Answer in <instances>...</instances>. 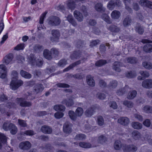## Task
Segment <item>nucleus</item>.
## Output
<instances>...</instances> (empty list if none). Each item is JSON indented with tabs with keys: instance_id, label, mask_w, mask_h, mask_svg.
<instances>
[{
	"instance_id": "obj_1",
	"label": "nucleus",
	"mask_w": 152,
	"mask_h": 152,
	"mask_svg": "<svg viewBox=\"0 0 152 152\" xmlns=\"http://www.w3.org/2000/svg\"><path fill=\"white\" fill-rule=\"evenodd\" d=\"M12 80L11 81L10 87L12 90H16L23 84V82L21 80H17L18 74L16 71H13L11 75Z\"/></svg>"
},
{
	"instance_id": "obj_2",
	"label": "nucleus",
	"mask_w": 152,
	"mask_h": 152,
	"mask_svg": "<svg viewBox=\"0 0 152 152\" xmlns=\"http://www.w3.org/2000/svg\"><path fill=\"white\" fill-rule=\"evenodd\" d=\"M10 127H11L10 129L11 133L13 134H16L17 131V128L12 124H9L8 123H5L3 126V129L6 131L8 130Z\"/></svg>"
},
{
	"instance_id": "obj_3",
	"label": "nucleus",
	"mask_w": 152,
	"mask_h": 152,
	"mask_svg": "<svg viewBox=\"0 0 152 152\" xmlns=\"http://www.w3.org/2000/svg\"><path fill=\"white\" fill-rule=\"evenodd\" d=\"M53 53L56 55L58 54V51L55 48L51 49L50 52L47 50H45L44 51L43 55L46 58L50 60L52 58L51 54Z\"/></svg>"
},
{
	"instance_id": "obj_4",
	"label": "nucleus",
	"mask_w": 152,
	"mask_h": 152,
	"mask_svg": "<svg viewBox=\"0 0 152 152\" xmlns=\"http://www.w3.org/2000/svg\"><path fill=\"white\" fill-rule=\"evenodd\" d=\"M7 69L3 64L0 65V78L2 79L5 78L7 75Z\"/></svg>"
},
{
	"instance_id": "obj_5",
	"label": "nucleus",
	"mask_w": 152,
	"mask_h": 152,
	"mask_svg": "<svg viewBox=\"0 0 152 152\" xmlns=\"http://www.w3.org/2000/svg\"><path fill=\"white\" fill-rule=\"evenodd\" d=\"M60 21L58 18L56 17H52L49 19L48 23L49 24L52 25H57L59 24Z\"/></svg>"
},
{
	"instance_id": "obj_6",
	"label": "nucleus",
	"mask_w": 152,
	"mask_h": 152,
	"mask_svg": "<svg viewBox=\"0 0 152 152\" xmlns=\"http://www.w3.org/2000/svg\"><path fill=\"white\" fill-rule=\"evenodd\" d=\"M47 13V12H45L42 14L40 17L39 23L38 26V28L39 30H41L44 28V27L43 25V20Z\"/></svg>"
},
{
	"instance_id": "obj_7",
	"label": "nucleus",
	"mask_w": 152,
	"mask_h": 152,
	"mask_svg": "<svg viewBox=\"0 0 152 152\" xmlns=\"http://www.w3.org/2000/svg\"><path fill=\"white\" fill-rule=\"evenodd\" d=\"M13 58V56L12 54H9L6 56L4 58L3 61V63L6 65L12 63L13 62L12 61Z\"/></svg>"
},
{
	"instance_id": "obj_8",
	"label": "nucleus",
	"mask_w": 152,
	"mask_h": 152,
	"mask_svg": "<svg viewBox=\"0 0 152 152\" xmlns=\"http://www.w3.org/2000/svg\"><path fill=\"white\" fill-rule=\"evenodd\" d=\"M31 145L28 141L24 142H21L19 145L20 148L23 149H27L31 147Z\"/></svg>"
},
{
	"instance_id": "obj_9",
	"label": "nucleus",
	"mask_w": 152,
	"mask_h": 152,
	"mask_svg": "<svg viewBox=\"0 0 152 152\" xmlns=\"http://www.w3.org/2000/svg\"><path fill=\"white\" fill-rule=\"evenodd\" d=\"M141 6L144 7H147L152 9V2L145 0H141L139 2Z\"/></svg>"
},
{
	"instance_id": "obj_10",
	"label": "nucleus",
	"mask_w": 152,
	"mask_h": 152,
	"mask_svg": "<svg viewBox=\"0 0 152 152\" xmlns=\"http://www.w3.org/2000/svg\"><path fill=\"white\" fill-rule=\"evenodd\" d=\"M142 86L144 88H150L152 87V80H147L143 81Z\"/></svg>"
},
{
	"instance_id": "obj_11",
	"label": "nucleus",
	"mask_w": 152,
	"mask_h": 152,
	"mask_svg": "<svg viewBox=\"0 0 152 152\" xmlns=\"http://www.w3.org/2000/svg\"><path fill=\"white\" fill-rule=\"evenodd\" d=\"M118 121L121 124L125 125L129 123V120L127 117H121L118 119Z\"/></svg>"
},
{
	"instance_id": "obj_12",
	"label": "nucleus",
	"mask_w": 152,
	"mask_h": 152,
	"mask_svg": "<svg viewBox=\"0 0 152 152\" xmlns=\"http://www.w3.org/2000/svg\"><path fill=\"white\" fill-rule=\"evenodd\" d=\"M75 17L77 20L79 21H81L83 20V16L78 11H75L74 13Z\"/></svg>"
},
{
	"instance_id": "obj_13",
	"label": "nucleus",
	"mask_w": 152,
	"mask_h": 152,
	"mask_svg": "<svg viewBox=\"0 0 152 152\" xmlns=\"http://www.w3.org/2000/svg\"><path fill=\"white\" fill-rule=\"evenodd\" d=\"M71 125H70L68 122L65 123L64 125V131L66 133H69L71 131Z\"/></svg>"
},
{
	"instance_id": "obj_14",
	"label": "nucleus",
	"mask_w": 152,
	"mask_h": 152,
	"mask_svg": "<svg viewBox=\"0 0 152 152\" xmlns=\"http://www.w3.org/2000/svg\"><path fill=\"white\" fill-rule=\"evenodd\" d=\"M42 131L45 133L50 134L51 133L52 130L49 126H42L41 129Z\"/></svg>"
},
{
	"instance_id": "obj_15",
	"label": "nucleus",
	"mask_w": 152,
	"mask_h": 152,
	"mask_svg": "<svg viewBox=\"0 0 152 152\" xmlns=\"http://www.w3.org/2000/svg\"><path fill=\"white\" fill-rule=\"evenodd\" d=\"M86 81L89 85L92 86H94L95 83L94 80L91 75H88L87 77Z\"/></svg>"
},
{
	"instance_id": "obj_16",
	"label": "nucleus",
	"mask_w": 152,
	"mask_h": 152,
	"mask_svg": "<svg viewBox=\"0 0 152 152\" xmlns=\"http://www.w3.org/2000/svg\"><path fill=\"white\" fill-rule=\"evenodd\" d=\"M137 149V148L133 145H132L129 147H126L125 148L123 149L125 152H130L131 151L134 152L136 151Z\"/></svg>"
},
{
	"instance_id": "obj_17",
	"label": "nucleus",
	"mask_w": 152,
	"mask_h": 152,
	"mask_svg": "<svg viewBox=\"0 0 152 152\" xmlns=\"http://www.w3.org/2000/svg\"><path fill=\"white\" fill-rule=\"evenodd\" d=\"M96 10L98 11L102 12L104 11L105 9L102 6L101 3H98L95 6Z\"/></svg>"
},
{
	"instance_id": "obj_18",
	"label": "nucleus",
	"mask_w": 152,
	"mask_h": 152,
	"mask_svg": "<svg viewBox=\"0 0 152 152\" xmlns=\"http://www.w3.org/2000/svg\"><path fill=\"white\" fill-rule=\"evenodd\" d=\"M120 13L117 11H113L111 14L112 17L113 19H117L120 16Z\"/></svg>"
},
{
	"instance_id": "obj_19",
	"label": "nucleus",
	"mask_w": 152,
	"mask_h": 152,
	"mask_svg": "<svg viewBox=\"0 0 152 152\" xmlns=\"http://www.w3.org/2000/svg\"><path fill=\"white\" fill-rule=\"evenodd\" d=\"M20 102V106L23 107L29 106L31 105V104L29 102H27L21 99H18Z\"/></svg>"
},
{
	"instance_id": "obj_20",
	"label": "nucleus",
	"mask_w": 152,
	"mask_h": 152,
	"mask_svg": "<svg viewBox=\"0 0 152 152\" xmlns=\"http://www.w3.org/2000/svg\"><path fill=\"white\" fill-rule=\"evenodd\" d=\"M68 21L71 23L73 26H75L76 25V23L73 19L72 15H69L67 18Z\"/></svg>"
},
{
	"instance_id": "obj_21",
	"label": "nucleus",
	"mask_w": 152,
	"mask_h": 152,
	"mask_svg": "<svg viewBox=\"0 0 152 152\" xmlns=\"http://www.w3.org/2000/svg\"><path fill=\"white\" fill-rule=\"evenodd\" d=\"M20 74L23 77L26 78H30L31 77V74L23 70L21 71Z\"/></svg>"
},
{
	"instance_id": "obj_22",
	"label": "nucleus",
	"mask_w": 152,
	"mask_h": 152,
	"mask_svg": "<svg viewBox=\"0 0 152 152\" xmlns=\"http://www.w3.org/2000/svg\"><path fill=\"white\" fill-rule=\"evenodd\" d=\"M144 49L145 52H151L152 51V46L150 44H147L144 47Z\"/></svg>"
},
{
	"instance_id": "obj_23",
	"label": "nucleus",
	"mask_w": 152,
	"mask_h": 152,
	"mask_svg": "<svg viewBox=\"0 0 152 152\" xmlns=\"http://www.w3.org/2000/svg\"><path fill=\"white\" fill-rule=\"evenodd\" d=\"M79 145L80 147L85 148H89L91 147V145L90 144L84 142H80Z\"/></svg>"
},
{
	"instance_id": "obj_24",
	"label": "nucleus",
	"mask_w": 152,
	"mask_h": 152,
	"mask_svg": "<svg viewBox=\"0 0 152 152\" xmlns=\"http://www.w3.org/2000/svg\"><path fill=\"white\" fill-rule=\"evenodd\" d=\"M137 92L135 91H133L129 92L127 96L128 98L132 99L136 96Z\"/></svg>"
},
{
	"instance_id": "obj_25",
	"label": "nucleus",
	"mask_w": 152,
	"mask_h": 152,
	"mask_svg": "<svg viewBox=\"0 0 152 152\" xmlns=\"http://www.w3.org/2000/svg\"><path fill=\"white\" fill-rule=\"evenodd\" d=\"M83 113V109L80 107L77 108L75 111L76 115L79 116H80L82 115Z\"/></svg>"
},
{
	"instance_id": "obj_26",
	"label": "nucleus",
	"mask_w": 152,
	"mask_h": 152,
	"mask_svg": "<svg viewBox=\"0 0 152 152\" xmlns=\"http://www.w3.org/2000/svg\"><path fill=\"white\" fill-rule=\"evenodd\" d=\"M54 109L56 111H62L65 110V107L62 105H56Z\"/></svg>"
},
{
	"instance_id": "obj_27",
	"label": "nucleus",
	"mask_w": 152,
	"mask_h": 152,
	"mask_svg": "<svg viewBox=\"0 0 152 152\" xmlns=\"http://www.w3.org/2000/svg\"><path fill=\"white\" fill-rule=\"evenodd\" d=\"M142 65L147 69H150L152 68V64L150 62H144L142 63Z\"/></svg>"
},
{
	"instance_id": "obj_28",
	"label": "nucleus",
	"mask_w": 152,
	"mask_h": 152,
	"mask_svg": "<svg viewBox=\"0 0 152 152\" xmlns=\"http://www.w3.org/2000/svg\"><path fill=\"white\" fill-rule=\"evenodd\" d=\"M132 126L133 127L136 129H141L142 127V125L137 122L132 123Z\"/></svg>"
},
{
	"instance_id": "obj_29",
	"label": "nucleus",
	"mask_w": 152,
	"mask_h": 152,
	"mask_svg": "<svg viewBox=\"0 0 152 152\" xmlns=\"http://www.w3.org/2000/svg\"><path fill=\"white\" fill-rule=\"evenodd\" d=\"M7 138L3 134L0 133V141L2 143H5L6 142Z\"/></svg>"
},
{
	"instance_id": "obj_30",
	"label": "nucleus",
	"mask_w": 152,
	"mask_h": 152,
	"mask_svg": "<svg viewBox=\"0 0 152 152\" xmlns=\"http://www.w3.org/2000/svg\"><path fill=\"white\" fill-rule=\"evenodd\" d=\"M121 146L120 142L118 140L115 141L114 145V148L116 150H118L120 148Z\"/></svg>"
},
{
	"instance_id": "obj_31",
	"label": "nucleus",
	"mask_w": 152,
	"mask_h": 152,
	"mask_svg": "<svg viewBox=\"0 0 152 152\" xmlns=\"http://www.w3.org/2000/svg\"><path fill=\"white\" fill-rule=\"evenodd\" d=\"M63 103L65 104L66 106H71L73 103V102L72 99H69L68 100H65L63 101Z\"/></svg>"
},
{
	"instance_id": "obj_32",
	"label": "nucleus",
	"mask_w": 152,
	"mask_h": 152,
	"mask_svg": "<svg viewBox=\"0 0 152 152\" xmlns=\"http://www.w3.org/2000/svg\"><path fill=\"white\" fill-rule=\"evenodd\" d=\"M25 48L24 44H20L18 45L15 48V49L17 50H23Z\"/></svg>"
},
{
	"instance_id": "obj_33",
	"label": "nucleus",
	"mask_w": 152,
	"mask_h": 152,
	"mask_svg": "<svg viewBox=\"0 0 152 152\" xmlns=\"http://www.w3.org/2000/svg\"><path fill=\"white\" fill-rule=\"evenodd\" d=\"M120 66L119 63L118 62H115L114 63L113 68L115 71L117 72H119L120 70L119 69V66Z\"/></svg>"
},
{
	"instance_id": "obj_34",
	"label": "nucleus",
	"mask_w": 152,
	"mask_h": 152,
	"mask_svg": "<svg viewBox=\"0 0 152 152\" xmlns=\"http://www.w3.org/2000/svg\"><path fill=\"white\" fill-rule=\"evenodd\" d=\"M69 114L70 118L72 120H74L76 119V117L75 115L74 112L70 111L69 112Z\"/></svg>"
},
{
	"instance_id": "obj_35",
	"label": "nucleus",
	"mask_w": 152,
	"mask_h": 152,
	"mask_svg": "<svg viewBox=\"0 0 152 152\" xmlns=\"http://www.w3.org/2000/svg\"><path fill=\"white\" fill-rule=\"evenodd\" d=\"M106 61L105 60H100L97 61L96 63V66H100L105 64Z\"/></svg>"
},
{
	"instance_id": "obj_36",
	"label": "nucleus",
	"mask_w": 152,
	"mask_h": 152,
	"mask_svg": "<svg viewBox=\"0 0 152 152\" xmlns=\"http://www.w3.org/2000/svg\"><path fill=\"white\" fill-rule=\"evenodd\" d=\"M86 137L85 135L84 134H78L76 136L75 139L76 140H81L85 139Z\"/></svg>"
},
{
	"instance_id": "obj_37",
	"label": "nucleus",
	"mask_w": 152,
	"mask_h": 152,
	"mask_svg": "<svg viewBox=\"0 0 152 152\" xmlns=\"http://www.w3.org/2000/svg\"><path fill=\"white\" fill-rule=\"evenodd\" d=\"M35 87L34 90L37 93H38L39 91H42L43 89L42 86L40 85H38L36 86Z\"/></svg>"
},
{
	"instance_id": "obj_38",
	"label": "nucleus",
	"mask_w": 152,
	"mask_h": 152,
	"mask_svg": "<svg viewBox=\"0 0 152 152\" xmlns=\"http://www.w3.org/2000/svg\"><path fill=\"white\" fill-rule=\"evenodd\" d=\"M94 111V110L92 108H91L90 109H88L86 110L85 113V114L88 117L91 116L93 113V112Z\"/></svg>"
},
{
	"instance_id": "obj_39",
	"label": "nucleus",
	"mask_w": 152,
	"mask_h": 152,
	"mask_svg": "<svg viewBox=\"0 0 152 152\" xmlns=\"http://www.w3.org/2000/svg\"><path fill=\"white\" fill-rule=\"evenodd\" d=\"M52 34L54 38L58 37L59 35V32L57 30H56L52 31Z\"/></svg>"
},
{
	"instance_id": "obj_40",
	"label": "nucleus",
	"mask_w": 152,
	"mask_h": 152,
	"mask_svg": "<svg viewBox=\"0 0 152 152\" xmlns=\"http://www.w3.org/2000/svg\"><path fill=\"white\" fill-rule=\"evenodd\" d=\"M143 110L144 112L147 113H152V110H151L150 108L148 106H145L143 108Z\"/></svg>"
},
{
	"instance_id": "obj_41",
	"label": "nucleus",
	"mask_w": 152,
	"mask_h": 152,
	"mask_svg": "<svg viewBox=\"0 0 152 152\" xmlns=\"http://www.w3.org/2000/svg\"><path fill=\"white\" fill-rule=\"evenodd\" d=\"M64 115V114L62 112H57L54 115L55 117L57 118H62Z\"/></svg>"
},
{
	"instance_id": "obj_42",
	"label": "nucleus",
	"mask_w": 152,
	"mask_h": 152,
	"mask_svg": "<svg viewBox=\"0 0 152 152\" xmlns=\"http://www.w3.org/2000/svg\"><path fill=\"white\" fill-rule=\"evenodd\" d=\"M115 6V4H114L113 1L110 2L107 5V7L110 10H112L113 9Z\"/></svg>"
},
{
	"instance_id": "obj_43",
	"label": "nucleus",
	"mask_w": 152,
	"mask_h": 152,
	"mask_svg": "<svg viewBox=\"0 0 152 152\" xmlns=\"http://www.w3.org/2000/svg\"><path fill=\"white\" fill-rule=\"evenodd\" d=\"M98 123L99 125H102L104 123V120L102 117L99 116L98 118Z\"/></svg>"
},
{
	"instance_id": "obj_44",
	"label": "nucleus",
	"mask_w": 152,
	"mask_h": 152,
	"mask_svg": "<svg viewBox=\"0 0 152 152\" xmlns=\"http://www.w3.org/2000/svg\"><path fill=\"white\" fill-rule=\"evenodd\" d=\"M102 18L105 21H106L108 23H110V22L109 20V17L107 15H104L102 17Z\"/></svg>"
},
{
	"instance_id": "obj_45",
	"label": "nucleus",
	"mask_w": 152,
	"mask_h": 152,
	"mask_svg": "<svg viewBox=\"0 0 152 152\" xmlns=\"http://www.w3.org/2000/svg\"><path fill=\"white\" fill-rule=\"evenodd\" d=\"M124 104L129 107H131L133 106V104L132 102H128L127 101H124Z\"/></svg>"
},
{
	"instance_id": "obj_46",
	"label": "nucleus",
	"mask_w": 152,
	"mask_h": 152,
	"mask_svg": "<svg viewBox=\"0 0 152 152\" xmlns=\"http://www.w3.org/2000/svg\"><path fill=\"white\" fill-rule=\"evenodd\" d=\"M18 123L22 127H25L26 126V124L23 120H18Z\"/></svg>"
},
{
	"instance_id": "obj_47",
	"label": "nucleus",
	"mask_w": 152,
	"mask_h": 152,
	"mask_svg": "<svg viewBox=\"0 0 152 152\" xmlns=\"http://www.w3.org/2000/svg\"><path fill=\"white\" fill-rule=\"evenodd\" d=\"M140 74L143 77H148L149 76V73L147 72L141 71Z\"/></svg>"
},
{
	"instance_id": "obj_48",
	"label": "nucleus",
	"mask_w": 152,
	"mask_h": 152,
	"mask_svg": "<svg viewBox=\"0 0 152 152\" xmlns=\"http://www.w3.org/2000/svg\"><path fill=\"white\" fill-rule=\"evenodd\" d=\"M110 106L114 109L117 108V106L116 103L115 102H112L110 103Z\"/></svg>"
},
{
	"instance_id": "obj_49",
	"label": "nucleus",
	"mask_w": 152,
	"mask_h": 152,
	"mask_svg": "<svg viewBox=\"0 0 152 152\" xmlns=\"http://www.w3.org/2000/svg\"><path fill=\"white\" fill-rule=\"evenodd\" d=\"M28 61L30 63L34 65L36 62L35 58L34 56H32V57H31V58L29 59Z\"/></svg>"
},
{
	"instance_id": "obj_50",
	"label": "nucleus",
	"mask_w": 152,
	"mask_h": 152,
	"mask_svg": "<svg viewBox=\"0 0 152 152\" xmlns=\"http://www.w3.org/2000/svg\"><path fill=\"white\" fill-rule=\"evenodd\" d=\"M106 140L105 137L103 136H100L99 139V142L102 144Z\"/></svg>"
},
{
	"instance_id": "obj_51",
	"label": "nucleus",
	"mask_w": 152,
	"mask_h": 152,
	"mask_svg": "<svg viewBox=\"0 0 152 152\" xmlns=\"http://www.w3.org/2000/svg\"><path fill=\"white\" fill-rule=\"evenodd\" d=\"M24 134L29 136H31L34 134V132L31 130H28L25 131Z\"/></svg>"
},
{
	"instance_id": "obj_52",
	"label": "nucleus",
	"mask_w": 152,
	"mask_h": 152,
	"mask_svg": "<svg viewBox=\"0 0 152 152\" xmlns=\"http://www.w3.org/2000/svg\"><path fill=\"white\" fill-rule=\"evenodd\" d=\"M99 42V41L98 40L93 41L91 42L90 45L92 47L95 46L98 44Z\"/></svg>"
},
{
	"instance_id": "obj_53",
	"label": "nucleus",
	"mask_w": 152,
	"mask_h": 152,
	"mask_svg": "<svg viewBox=\"0 0 152 152\" xmlns=\"http://www.w3.org/2000/svg\"><path fill=\"white\" fill-rule=\"evenodd\" d=\"M66 64V61L65 60H61L58 63V65L60 66H63Z\"/></svg>"
},
{
	"instance_id": "obj_54",
	"label": "nucleus",
	"mask_w": 152,
	"mask_h": 152,
	"mask_svg": "<svg viewBox=\"0 0 152 152\" xmlns=\"http://www.w3.org/2000/svg\"><path fill=\"white\" fill-rule=\"evenodd\" d=\"M132 136L134 138L136 139V138L138 137L140 135L137 131H135L133 132Z\"/></svg>"
},
{
	"instance_id": "obj_55",
	"label": "nucleus",
	"mask_w": 152,
	"mask_h": 152,
	"mask_svg": "<svg viewBox=\"0 0 152 152\" xmlns=\"http://www.w3.org/2000/svg\"><path fill=\"white\" fill-rule=\"evenodd\" d=\"M4 27L3 21L2 20L0 23V34L1 33Z\"/></svg>"
},
{
	"instance_id": "obj_56",
	"label": "nucleus",
	"mask_w": 152,
	"mask_h": 152,
	"mask_svg": "<svg viewBox=\"0 0 152 152\" xmlns=\"http://www.w3.org/2000/svg\"><path fill=\"white\" fill-rule=\"evenodd\" d=\"M57 85L58 86L60 87L67 88L69 87V85L66 84L58 83Z\"/></svg>"
},
{
	"instance_id": "obj_57",
	"label": "nucleus",
	"mask_w": 152,
	"mask_h": 152,
	"mask_svg": "<svg viewBox=\"0 0 152 152\" xmlns=\"http://www.w3.org/2000/svg\"><path fill=\"white\" fill-rule=\"evenodd\" d=\"M143 124L145 126L148 127L150 126L151 123L149 120L148 119H147L143 122Z\"/></svg>"
},
{
	"instance_id": "obj_58",
	"label": "nucleus",
	"mask_w": 152,
	"mask_h": 152,
	"mask_svg": "<svg viewBox=\"0 0 152 152\" xmlns=\"http://www.w3.org/2000/svg\"><path fill=\"white\" fill-rule=\"evenodd\" d=\"M128 62L130 63H134L136 62L135 59L134 58H128L127 60Z\"/></svg>"
},
{
	"instance_id": "obj_59",
	"label": "nucleus",
	"mask_w": 152,
	"mask_h": 152,
	"mask_svg": "<svg viewBox=\"0 0 152 152\" xmlns=\"http://www.w3.org/2000/svg\"><path fill=\"white\" fill-rule=\"evenodd\" d=\"M136 75V74H135L134 72H130L127 75V76L129 78H132Z\"/></svg>"
},
{
	"instance_id": "obj_60",
	"label": "nucleus",
	"mask_w": 152,
	"mask_h": 152,
	"mask_svg": "<svg viewBox=\"0 0 152 152\" xmlns=\"http://www.w3.org/2000/svg\"><path fill=\"white\" fill-rule=\"evenodd\" d=\"M8 37V36L7 34L4 35L2 38V40L1 41V43L2 44L4 43V42L7 39Z\"/></svg>"
},
{
	"instance_id": "obj_61",
	"label": "nucleus",
	"mask_w": 152,
	"mask_h": 152,
	"mask_svg": "<svg viewBox=\"0 0 152 152\" xmlns=\"http://www.w3.org/2000/svg\"><path fill=\"white\" fill-rule=\"evenodd\" d=\"M130 20L128 18L125 19L123 23L124 26L127 25L130 23Z\"/></svg>"
},
{
	"instance_id": "obj_62",
	"label": "nucleus",
	"mask_w": 152,
	"mask_h": 152,
	"mask_svg": "<svg viewBox=\"0 0 152 152\" xmlns=\"http://www.w3.org/2000/svg\"><path fill=\"white\" fill-rule=\"evenodd\" d=\"M31 19L30 17H23V19L24 22H26L30 20Z\"/></svg>"
},
{
	"instance_id": "obj_63",
	"label": "nucleus",
	"mask_w": 152,
	"mask_h": 152,
	"mask_svg": "<svg viewBox=\"0 0 152 152\" xmlns=\"http://www.w3.org/2000/svg\"><path fill=\"white\" fill-rule=\"evenodd\" d=\"M105 97V95L104 94H98V97L100 99H103Z\"/></svg>"
},
{
	"instance_id": "obj_64",
	"label": "nucleus",
	"mask_w": 152,
	"mask_h": 152,
	"mask_svg": "<svg viewBox=\"0 0 152 152\" xmlns=\"http://www.w3.org/2000/svg\"><path fill=\"white\" fill-rule=\"evenodd\" d=\"M36 63L37 66H41L42 64V59H41L38 62H36Z\"/></svg>"
}]
</instances>
